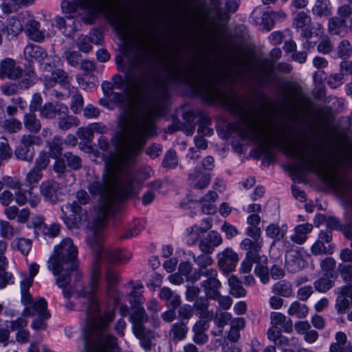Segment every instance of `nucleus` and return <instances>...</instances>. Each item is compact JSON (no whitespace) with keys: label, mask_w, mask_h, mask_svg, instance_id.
Here are the masks:
<instances>
[{"label":"nucleus","mask_w":352,"mask_h":352,"mask_svg":"<svg viewBox=\"0 0 352 352\" xmlns=\"http://www.w3.org/2000/svg\"><path fill=\"white\" fill-rule=\"evenodd\" d=\"M337 53L340 58H347L352 54V47L349 41H341L337 47Z\"/></svg>","instance_id":"obj_52"},{"label":"nucleus","mask_w":352,"mask_h":352,"mask_svg":"<svg viewBox=\"0 0 352 352\" xmlns=\"http://www.w3.org/2000/svg\"><path fill=\"white\" fill-rule=\"evenodd\" d=\"M83 104V98L80 94L76 93L72 96L70 107L74 113H79L81 111Z\"/></svg>","instance_id":"obj_64"},{"label":"nucleus","mask_w":352,"mask_h":352,"mask_svg":"<svg viewBox=\"0 0 352 352\" xmlns=\"http://www.w3.org/2000/svg\"><path fill=\"white\" fill-rule=\"evenodd\" d=\"M272 292L279 296L291 298L294 296L292 284L286 280L276 282L272 287Z\"/></svg>","instance_id":"obj_34"},{"label":"nucleus","mask_w":352,"mask_h":352,"mask_svg":"<svg viewBox=\"0 0 352 352\" xmlns=\"http://www.w3.org/2000/svg\"><path fill=\"white\" fill-rule=\"evenodd\" d=\"M121 141L114 145L118 155L108 164L102 177H95L87 184L90 194L99 196L100 199L96 214L88 224L91 243L99 241L100 230L106 228L107 218L116 212L120 201L134 195L135 175L131 165L141 150L126 147Z\"/></svg>","instance_id":"obj_2"},{"label":"nucleus","mask_w":352,"mask_h":352,"mask_svg":"<svg viewBox=\"0 0 352 352\" xmlns=\"http://www.w3.org/2000/svg\"><path fill=\"white\" fill-rule=\"evenodd\" d=\"M91 43V38L87 35H80L76 40V45L78 48L81 52L85 53L89 52L91 50L92 47Z\"/></svg>","instance_id":"obj_60"},{"label":"nucleus","mask_w":352,"mask_h":352,"mask_svg":"<svg viewBox=\"0 0 352 352\" xmlns=\"http://www.w3.org/2000/svg\"><path fill=\"white\" fill-rule=\"evenodd\" d=\"M12 155V152L8 139L4 136L0 137V158L3 160H8Z\"/></svg>","instance_id":"obj_51"},{"label":"nucleus","mask_w":352,"mask_h":352,"mask_svg":"<svg viewBox=\"0 0 352 352\" xmlns=\"http://www.w3.org/2000/svg\"><path fill=\"white\" fill-rule=\"evenodd\" d=\"M255 274L259 277L263 284H266L270 280L269 269L263 265H257L255 267Z\"/></svg>","instance_id":"obj_63"},{"label":"nucleus","mask_w":352,"mask_h":352,"mask_svg":"<svg viewBox=\"0 0 352 352\" xmlns=\"http://www.w3.org/2000/svg\"><path fill=\"white\" fill-rule=\"evenodd\" d=\"M230 294L235 298H242L246 296L247 292L241 285V281L235 276H231L228 279Z\"/></svg>","instance_id":"obj_39"},{"label":"nucleus","mask_w":352,"mask_h":352,"mask_svg":"<svg viewBox=\"0 0 352 352\" xmlns=\"http://www.w3.org/2000/svg\"><path fill=\"white\" fill-rule=\"evenodd\" d=\"M61 219L69 229L80 228L87 221V215L76 201L61 207Z\"/></svg>","instance_id":"obj_8"},{"label":"nucleus","mask_w":352,"mask_h":352,"mask_svg":"<svg viewBox=\"0 0 352 352\" xmlns=\"http://www.w3.org/2000/svg\"><path fill=\"white\" fill-rule=\"evenodd\" d=\"M311 22L310 16L305 12L300 11L296 14L292 23L294 28L301 30L300 35L306 38L309 44L311 43L310 40L314 34L319 36L323 32L321 24L318 23L317 27L314 28L311 25Z\"/></svg>","instance_id":"obj_9"},{"label":"nucleus","mask_w":352,"mask_h":352,"mask_svg":"<svg viewBox=\"0 0 352 352\" xmlns=\"http://www.w3.org/2000/svg\"><path fill=\"white\" fill-rule=\"evenodd\" d=\"M136 338L140 340V346L146 351L152 349L153 341L155 340L157 335L153 331L147 329L144 326H138L133 330Z\"/></svg>","instance_id":"obj_17"},{"label":"nucleus","mask_w":352,"mask_h":352,"mask_svg":"<svg viewBox=\"0 0 352 352\" xmlns=\"http://www.w3.org/2000/svg\"><path fill=\"white\" fill-rule=\"evenodd\" d=\"M72 272L74 274V280L75 282H78L82 278L81 272L78 270V266L75 270H69V271L63 272L58 274V278H56V284L58 286L63 289V294L65 298H70L74 288H67V285L69 284L71 281L70 273Z\"/></svg>","instance_id":"obj_14"},{"label":"nucleus","mask_w":352,"mask_h":352,"mask_svg":"<svg viewBox=\"0 0 352 352\" xmlns=\"http://www.w3.org/2000/svg\"><path fill=\"white\" fill-rule=\"evenodd\" d=\"M219 267L225 272H232L238 261V254L230 248H227L217 254Z\"/></svg>","instance_id":"obj_11"},{"label":"nucleus","mask_w":352,"mask_h":352,"mask_svg":"<svg viewBox=\"0 0 352 352\" xmlns=\"http://www.w3.org/2000/svg\"><path fill=\"white\" fill-rule=\"evenodd\" d=\"M26 16H28V11L21 12L16 17H11L9 19L8 26L2 29L3 32H7L8 36H16L20 32L25 29Z\"/></svg>","instance_id":"obj_18"},{"label":"nucleus","mask_w":352,"mask_h":352,"mask_svg":"<svg viewBox=\"0 0 352 352\" xmlns=\"http://www.w3.org/2000/svg\"><path fill=\"white\" fill-rule=\"evenodd\" d=\"M133 322V330L138 326H144L143 323L148 319L145 309L142 306H134L133 314L131 316Z\"/></svg>","instance_id":"obj_42"},{"label":"nucleus","mask_w":352,"mask_h":352,"mask_svg":"<svg viewBox=\"0 0 352 352\" xmlns=\"http://www.w3.org/2000/svg\"><path fill=\"white\" fill-rule=\"evenodd\" d=\"M314 285L318 292L325 293L334 286V282L327 275H324L315 280Z\"/></svg>","instance_id":"obj_44"},{"label":"nucleus","mask_w":352,"mask_h":352,"mask_svg":"<svg viewBox=\"0 0 352 352\" xmlns=\"http://www.w3.org/2000/svg\"><path fill=\"white\" fill-rule=\"evenodd\" d=\"M17 233V230L7 221H0V235L2 238L11 239Z\"/></svg>","instance_id":"obj_49"},{"label":"nucleus","mask_w":352,"mask_h":352,"mask_svg":"<svg viewBox=\"0 0 352 352\" xmlns=\"http://www.w3.org/2000/svg\"><path fill=\"white\" fill-rule=\"evenodd\" d=\"M25 24V32L27 36L36 42H41L44 40L45 34L44 32L41 31L40 28V23L36 21L34 16L28 11V16H26Z\"/></svg>","instance_id":"obj_16"},{"label":"nucleus","mask_w":352,"mask_h":352,"mask_svg":"<svg viewBox=\"0 0 352 352\" xmlns=\"http://www.w3.org/2000/svg\"><path fill=\"white\" fill-rule=\"evenodd\" d=\"M267 338L274 342V346H290V341H295V338H292L289 340L288 338L281 334V330L278 327H271L267 333Z\"/></svg>","instance_id":"obj_28"},{"label":"nucleus","mask_w":352,"mask_h":352,"mask_svg":"<svg viewBox=\"0 0 352 352\" xmlns=\"http://www.w3.org/2000/svg\"><path fill=\"white\" fill-rule=\"evenodd\" d=\"M58 184L53 180H47L41 183L40 190L45 201L55 203L57 199Z\"/></svg>","instance_id":"obj_26"},{"label":"nucleus","mask_w":352,"mask_h":352,"mask_svg":"<svg viewBox=\"0 0 352 352\" xmlns=\"http://www.w3.org/2000/svg\"><path fill=\"white\" fill-rule=\"evenodd\" d=\"M201 276H206V280L201 283L206 296L209 298H217L220 293L221 282L217 278V271L214 268H210L203 271Z\"/></svg>","instance_id":"obj_10"},{"label":"nucleus","mask_w":352,"mask_h":352,"mask_svg":"<svg viewBox=\"0 0 352 352\" xmlns=\"http://www.w3.org/2000/svg\"><path fill=\"white\" fill-rule=\"evenodd\" d=\"M331 9L330 0H316L311 12L313 14L319 17L328 16L331 14Z\"/></svg>","instance_id":"obj_35"},{"label":"nucleus","mask_w":352,"mask_h":352,"mask_svg":"<svg viewBox=\"0 0 352 352\" xmlns=\"http://www.w3.org/2000/svg\"><path fill=\"white\" fill-rule=\"evenodd\" d=\"M14 155L19 160L32 162L34 158V150L33 148H28L19 144L14 151Z\"/></svg>","instance_id":"obj_46"},{"label":"nucleus","mask_w":352,"mask_h":352,"mask_svg":"<svg viewBox=\"0 0 352 352\" xmlns=\"http://www.w3.org/2000/svg\"><path fill=\"white\" fill-rule=\"evenodd\" d=\"M327 30L331 35L343 36L349 32H352V20L349 21V24H346L342 21L332 16L328 21Z\"/></svg>","instance_id":"obj_20"},{"label":"nucleus","mask_w":352,"mask_h":352,"mask_svg":"<svg viewBox=\"0 0 352 352\" xmlns=\"http://www.w3.org/2000/svg\"><path fill=\"white\" fill-rule=\"evenodd\" d=\"M190 185L194 188L204 189L206 188L210 182V176L209 174L201 170V168L197 166L195 172L189 175Z\"/></svg>","instance_id":"obj_23"},{"label":"nucleus","mask_w":352,"mask_h":352,"mask_svg":"<svg viewBox=\"0 0 352 352\" xmlns=\"http://www.w3.org/2000/svg\"><path fill=\"white\" fill-rule=\"evenodd\" d=\"M351 15L352 8L349 4H344L338 7L336 16H334V17L340 19V21H342L346 24H349V21L352 20Z\"/></svg>","instance_id":"obj_47"},{"label":"nucleus","mask_w":352,"mask_h":352,"mask_svg":"<svg viewBox=\"0 0 352 352\" xmlns=\"http://www.w3.org/2000/svg\"><path fill=\"white\" fill-rule=\"evenodd\" d=\"M187 232V243L188 245H194L197 241L200 234L206 232L205 229L196 225L188 228Z\"/></svg>","instance_id":"obj_48"},{"label":"nucleus","mask_w":352,"mask_h":352,"mask_svg":"<svg viewBox=\"0 0 352 352\" xmlns=\"http://www.w3.org/2000/svg\"><path fill=\"white\" fill-rule=\"evenodd\" d=\"M104 228L100 230V239L99 241L96 240L92 243L89 240V233L87 236V241L90 248L95 252L96 256L109 263L124 264L129 261L132 257L131 253L126 251H122L116 249H106L102 245V240L104 237Z\"/></svg>","instance_id":"obj_6"},{"label":"nucleus","mask_w":352,"mask_h":352,"mask_svg":"<svg viewBox=\"0 0 352 352\" xmlns=\"http://www.w3.org/2000/svg\"><path fill=\"white\" fill-rule=\"evenodd\" d=\"M335 293L337 294L335 308L339 314H343L352 303V287L344 285L337 287Z\"/></svg>","instance_id":"obj_12"},{"label":"nucleus","mask_w":352,"mask_h":352,"mask_svg":"<svg viewBox=\"0 0 352 352\" xmlns=\"http://www.w3.org/2000/svg\"><path fill=\"white\" fill-rule=\"evenodd\" d=\"M80 5L93 14H103L118 28H126L119 11L111 4L109 0H80Z\"/></svg>","instance_id":"obj_5"},{"label":"nucleus","mask_w":352,"mask_h":352,"mask_svg":"<svg viewBox=\"0 0 352 352\" xmlns=\"http://www.w3.org/2000/svg\"><path fill=\"white\" fill-rule=\"evenodd\" d=\"M145 226L146 221L144 219H135L133 225L120 236V239H126L138 236L145 228Z\"/></svg>","instance_id":"obj_38"},{"label":"nucleus","mask_w":352,"mask_h":352,"mask_svg":"<svg viewBox=\"0 0 352 352\" xmlns=\"http://www.w3.org/2000/svg\"><path fill=\"white\" fill-rule=\"evenodd\" d=\"M178 164L177 157L175 151L169 150L165 155L162 165L164 167L174 168Z\"/></svg>","instance_id":"obj_57"},{"label":"nucleus","mask_w":352,"mask_h":352,"mask_svg":"<svg viewBox=\"0 0 352 352\" xmlns=\"http://www.w3.org/2000/svg\"><path fill=\"white\" fill-rule=\"evenodd\" d=\"M311 251L314 255H320L327 253L331 254L333 253V249L329 247V250H327L324 243L317 240L311 246Z\"/></svg>","instance_id":"obj_61"},{"label":"nucleus","mask_w":352,"mask_h":352,"mask_svg":"<svg viewBox=\"0 0 352 352\" xmlns=\"http://www.w3.org/2000/svg\"><path fill=\"white\" fill-rule=\"evenodd\" d=\"M217 198V193L209 191L199 202L201 204V211L204 214H212L217 211L216 206L212 204Z\"/></svg>","instance_id":"obj_32"},{"label":"nucleus","mask_w":352,"mask_h":352,"mask_svg":"<svg viewBox=\"0 0 352 352\" xmlns=\"http://www.w3.org/2000/svg\"><path fill=\"white\" fill-rule=\"evenodd\" d=\"M49 147L50 155L55 159H58L62 155L63 141L60 138L56 136L51 141L47 142Z\"/></svg>","instance_id":"obj_45"},{"label":"nucleus","mask_w":352,"mask_h":352,"mask_svg":"<svg viewBox=\"0 0 352 352\" xmlns=\"http://www.w3.org/2000/svg\"><path fill=\"white\" fill-rule=\"evenodd\" d=\"M64 157L65 158L67 165L73 170H78L81 167V160L80 158L74 155L70 152L65 153Z\"/></svg>","instance_id":"obj_58"},{"label":"nucleus","mask_w":352,"mask_h":352,"mask_svg":"<svg viewBox=\"0 0 352 352\" xmlns=\"http://www.w3.org/2000/svg\"><path fill=\"white\" fill-rule=\"evenodd\" d=\"M223 239L219 233L217 231H210L206 237L201 239L199 242V249L204 253H210L214 248L220 245Z\"/></svg>","instance_id":"obj_21"},{"label":"nucleus","mask_w":352,"mask_h":352,"mask_svg":"<svg viewBox=\"0 0 352 352\" xmlns=\"http://www.w3.org/2000/svg\"><path fill=\"white\" fill-rule=\"evenodd\" d=\"M61 7L63 12L67 14L68 19L74 18V15L77 13L78 6L76 3L64 0L62 1Z\"/></svg>","instance_id":"obj_59"},{"label":"nucleus","mask_w":352,"mask_h":352,"mask_svg":"<svg viewBox=\"0 0 352 352\" xmlns=\"http://www.w3.org/2000/svg\"><path fill=\"white\" fill-rule=\"evenodd\" d=\"M47 303L44 298H39L32 302L30 306L25 307L24 314L26 316L38 315L44 318H50V314L47 309Z\"/></svg>","instance_id":"obj_22"},{"label":"nucleus","mask_w":352,"mask_h":352,"mask_svg":"<svg viewBox=\"0 0 352 352\" xmlns=\"http://www.w3.org/2000/svg\"><path fill=\"white\" fill-rule=\"evenodd\" d=\"M49 162V155L45 151H42L39 153L38 157L36 159L35 165L33 167L42 171L46 168Z\"/></svg>","instance_id":"obj_62"},{"label":"nucleus","mask_w":352,"mask_h":352,"mask_svg":"<svg viewBox=\"0 0 352 352\" xmlns=\"http://www.w3.org/2000/svg\"><path fill=\"white\" fill-rule=\"evenodd\" d=\"M65 107L63 104L46 102L40 108V116L46 119H53L59 113V109Z\"/></svg>","instance_id":"obj_36"},{"label":"nucleus","mask_w":352,"mask_h":352,"mask_svg":"<svg viewBox=\"0 0 352 352\" xmlns=\"http://www.w3.org/2000/svg\"><path fill=\"white\" fill-rule=\"evenodd\" d=\"M291 245L289 241L285 242V248L286 249L287 254L285 255L286 265L287 270L292 272L295 273L302 270L305 266V261L302 256L298 251H289L288 249Z\"/></svg>","instance_id":"obj_15"},{"label":"nucleus","mask_w":352,"mask_h":352,"mask_svg":"<svg viewBox=\"0 0 352 352\" xmlns=\"http://www.w3.org/2000/svg\"><path fill=\"white\" fill-rule=\"evenodd\" d=\"M78 250L70 238L64 239L54 249L53 255L49 258L48 268L54 275H58L77 267Z\"/></svg>","instance_id":"obj_4"},{"label":"nucleus","mask_w":352,"mask_h":352,"mask_svg":"<svg viewBox=\"0 0 352 352\" xmlns=\"http://www.w3.org/2000/svg\"><path fill=\"white\" fill-rule=\"evenodd\" d=\"M208 298H209L206 296L200 297L196 299L194 303L193 307L200 318H207L211 316V314L208 311Z\"/></svg>","instance_id":"obj_41"},{"label":"nucleus","mask_w":352,"mask_h":352,"mask_svg":"<svg viewBox=\"0 0 352 352\" xmlns=\"http://www.w3.org/2000/svg\"><path fill=\"white\" fill-rule=\"evenodd\" d=\"M100 273H91L88 286L76 290L78 297L86 299L85 327L87 339L96 338L94 352H115L116 338L109 333L111 322L116 316L115 309L99 304L94 293L97 291Z\"/></svg>","instance_id":"obj_3"},{"label":"nucleus","mask_w":352,"mask_h":352,"mask_svg":"<svg viewBox=\"0 0 352 352\" xmlns=\"http://www.w3.org/2000/svg\"><path fill=\"white\" fill-rule=\"evenodd\" d=\"M151 43L149 31L139 28L135 34L133 55L129 58L127 67L122 65L121 56L116 58L118 69L125 73L129 86L142 95V100L134 104L125 95L111 94V100L124 108L118 120L120 131L111 139L113 145L122 140L126 147L142 151L148 139L156 134L154 120L162 113L168 91L166 81L151 70Z\"/></svg>","instance_id":"obj_1"},{"label":"nucleus","mask_w":352,"mask_h":352,"mask_svg":"<svg viewBox=\"0 0 352 352\" xmlns=\"http://www.w3.org/2000/svg\"><path fill=\"white\" fill-rule=\"evenodd\" d=\"M56 26L62 30L66 36H71L74 32V28L72 24H67L65 20L60 16L55 18Z\"/></svg>","instance_id":"obj_53"},{"label":"nucleus","mask_w":352,"mask_h":352,"mask_svg":"<svg viewBox=\"0 0 352 352\" xmlns=\"http://www.w3.org/2000/svg\"><path fill=\"white\" fill-rule=\"evenodd\" d=\"M25 128L31 133H36L41 129L40 120L34 113H27L23 117Z\"/></svg>","instance_id":"obj_37"},{"label":"nucleus","mask_w":352,"mask_h":352,"mask_svg":"<svg viewBox=\"0 0 352 352\" xmlns=\"http://www.w3.org/2000/svg\"><path fill=\"white\" fill-rule=\"evenodd\" d=\"M24 56L25 59H34L38 61H42L47 57V53L40 46L36 45H28L24 49Z\"/></svg>","instance_id":"obj_33"},{"label":"nucleus","mask_w":352,"mask_h":352,"mask_svg":"<svg viewBox=\"0 0 352 352\" xmlns=\"http://www.w3.org/2000/svg\"><path fill=\"white\" fill-rule=\"evenodd\" d=\"M263 245V241L245 238L240 243V248L241 250L247 251L246 258L253 261H258Z\"/></svg>","instance_id":"obj_19"},{"label":"nucleus","mask_w":352,"mask_h":352,"mask_svg":"<svg viewBox=\"0 0 352 352\" xmlns=\"http://www.w3.org/2000/svg\"><path fill=\"white\" fill-rule=\"evenodd\" d=\"M232 316L228 312H220L217 314L214 318L215 324L221 329L220 333H222V329L227 325L229 322H231Z\"/></svg>","instance_id":"obj_54"},{"label":"nucleus","mask_w":352,"mask_h":352,"mask_svg":"<svg viewBox=\"0 0 352 352\" xmlns=\"http://www.w3.org/2000/svg\"><path fill=\"white\" fill-rule=\"evenodd\" d=\"M188 331V329L184 322H175L169 331V339L175 342L182 340L186 337Z\"/></svg>","instance_id":"obj_30"},{"label":"nucleus","mask_w":352,"mask_h":352,"mask_svg":"<svg viewBox=\"0 0 352 352\" xmlns=\"http://www.w3.org/2000/svg\"><path fill=\"white\" fill-rule=\"evenodd\" d=\"M288 227L286 224L282 225L280 227L276 223H270L265 228L266 236L272 239V245H274L278 241L283 240V243L286 241L284 240L287 232Z\"/></svg>","instance_id":"obj_25"},{"label":"nucleus","mask_w":352,"mask_h":352,"mask_svg":"<svg viewBox=\"0 0 352 352\" xmlns=\"http://www.w3.org/2000/svg\"><path fill=\"white\" fill-rule=\"evenodd\" d=\"M58 127L63 131H67L73 126L79 125V120L77 118L68 115V108L66 105L59 109Z\"/></svg>","instance_id":"obj_24"},{"label":"nucleus","mask_w":352,"mask_h":352,"mask_svg":"<svg viewBox=\"0 0 352 352\" xmlns=\"http://www.w3.org/2000/svg\"><path fill=\"white\" fill-rule=\"evenodd\" d=\"M280 48H274L270 54V59H264L261 62L260 71L256 75V81L259 86L272 84L276 80L274 74V62L281 57Z\"/></svg>","instance_id":"obj_7"},{"label":"nucleus","mask_w":352,"mask_h":352,"mask_svg":"<svg viewBox=\"0 0 352 352\" xmlns=\"http://www.w3.org/2000/svg\"><path fill=\"white\" fill-rule=\"evenodd\" d=\"M179 272L186 277V280L190 282H196L201 278V274L204 270H195L193 273L192 272V265L189 262L182 261L179 265Z\"/></svg>","instance_id":"obj_31"},{"label":"nucleus","mask_w":352,"mask_h":352,"mask_svg":"<svg viewBox=\"0 0 352 352\" xmlns=\"http://www.w3.org/2000/svg\"><path fill=\"white\" fill-rule=\"evenodd\" d=\"M206 254H202L198 256L193 255L194 261L199 267L198 270H208V267H210L213 263L212 258Z\"/></svg>","instance_id":"obj_50"},{"label":"nucleus","mask_w":352,"mask_h":352,"mask_svg":"<svg viewBox=\"0 0 352 352\" xmlns=\"http://www.w3.org/2000/svg\"><path fill=\"white\" fill-rule=\"evenodd\" d=\"M23 76L22 68L16 65V61L6 58L0 63V78L16 80Z\"/></svg>","instance_id":"obj_13"},{"label":"nucleus","mask_w":352,"mask_h":352,"mask_svg":"<svg viewBox=\"0 0 352 352\" xmlns=\"http://www.w3.org/2000/svg\"><path fill=\"white\" fill-rule=\"evenodd\" d=\"M60 232V225L52 223L48 226L46 223L40 228L39 234H43L51 238L56 236Z\"/></svg>","instance_id":"obj_55"},{"label":"nucleus","mask_w":352,"mask_h":352,"mask_svg":"<svg viewBox=\"0 0 352 352\" xmlns=\"http://www.w3.org/2000/svg\"><path fill=\"white\" fill-rule=\"evenodd\" d=\"M309 312L307 306L298 301L292 302L288 309L287 314L291 316H296L298 318H305Z\"/></svg>","instance_id":"obj_40"},{"label":"nucleus","mask_w":352,"mask_h":352,"mask_svg":"<svg viewBox=\"0 0 352 352\" xmlns=\"http://www.w3.org/2000/svg\"><path fill=\"white\" fill-rule=\"evenodd\" d=\"M313 226L310 223H306L298 225L294 228V233L291 236V240L298 245L303 244L307 239V234L311 232Z\"/></svg>","instance_id":"obj_29"},{"label":"nucleus","mask_w":352,"mask_h":352,"mask_svg":"<svg viewBox=\"0 0 352 352\" xmlns=\"http://www.w3.org/2000/svg\"><path fill=\"white\" fill-rule=\"evenodd\" d=\"M209 327L208 323L206 321L199 320L192 327L193 332V341L197 344H204L208 340V336L206 331Z\"/></svg>","instance_id":"obj_27"},{"label":"nucleus","mask_w":352,"mask_h":352,"mask_svg":"<svg viewBox=\"0 0 352 352\" xmlns=\"http://www.w3.org/2000/svg\"><path fill=\"white\" fill-rule=\"evenodd\" d=\"M42 171L32 167V168L27 173L25 179L26 186L30 187L29 191L36 186L37 183L42 179Z\"/></svg>","instance_id":"obj_43"},{"label":"nucleus","mask_w":352,"mask_h":352,"mask_svg":"<svg viewBox=\"0 0 352 352\" xmlns=\"http://www.w3.org/2000/svg\"><path fill=\"white\" fill-rule=\"evenodd\" d=\"M3 127L10 133H17L22 129V123L16 118L7 119L4 121Z\"/></svg>","instance_id":"obj_56"}]
</instances>
